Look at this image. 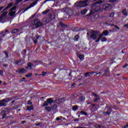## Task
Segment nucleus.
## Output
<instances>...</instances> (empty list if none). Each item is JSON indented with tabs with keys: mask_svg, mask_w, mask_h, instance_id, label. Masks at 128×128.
Here are the masks:
<instances>
[{
	"mask_svg": "<svg viewBox=\"0 0 128 128\" xmlns=\"http://www.w3.org/2000/svg\"><path fill=\"white\" fill-rule=\"evenodd\" d=\"M124 28H126L128 29V24H124Z\"/></svg>",
	"mask_w": 128,
	"mask_h": 128,
	"instance_id": "5fc2aeb1",
	"label": "nucleus"
},
{
	"mask_svg": "<svg viewBox=\"0 0 128 128\" xmlns=\"http://www.w3.org/2000/svg\"><path fill=\"white\" fill-rule=\"evenodd\" d=\"M6 14H8V12H4L0 16V20H6Z\"/></svg>",
	"mask_w": 128,
	"mask_h": 128,
	"instance_id": "9d476101",
	"label": "nucleus"
},
{
	"mask_svg": "<svg viewBox=\"0 0 128 128\" xmlns=\"http://www.w3.org/2000/svg\"><path fill=\"white\" fill-rule=\"evenodd\" d=\"M9 14L10 16H14L16 14V12L11 11L10 12H9Z\"/></svg>",
	"mask_w": 128,
	"mask_h": 128,
	"instance_id": "c756f323",
	"label": "nucleus"
},
{
	"mask_svg": "<svg viewBox=\"0 0 128 128\" xmlns=\"http://www.w3.org/2000/svg\"><path fill=\"white\" fill-rule=\"evenodd\" d=\"M28 104L30 105V104H32V102H30V100H28Z\"/></svg>",
	"mask_w": 128,
	"mask_h": 128,
	"instance_id": "6e6d98bb",
	"label": "nucleus"
},
{
	"mask_svg": "<svg viewBox=\"0 0 128 128\" xmlns=\"http://www.w3.org/2000/svg\"><path fill=\"white\" fill-rule=\"evenodd\" d=\"M102 1L100 0V1L96 2L95 3V5L96 6V4H102Z\"/></svg>",
	"mask_w": 128,
	"mask_h": 128,
	"instance_id": "ea45409f",
	"label": "nucleus"
},
{
	"mask_svg": "<svg viewBox=\"0 0 128 128\" xmlns=\"http://www.w3.org/2000/svg\"><path fill=\"white\" fill-rule=\"evenodd\" d=\"M93 8L94 9L96 12H102V9L100 8V5H96L95 6L93 7Z\"/></svg>",
	"mask_w": 128,
	"mask_h": 128,
	"instance_id": "4468645a",
	"label": "nucleus"
},
{
	"mask_svg": "<svg viewBox=\"0 0 128 128\" xmlns=\"http://www.w3.org/2000/svg\"><path fill=\"white\" fill-rule=\"evenodd\" d=\"M102 126L100 125H96V128H102Z\"/></svg>",
	"mask_w": 128,
	"mask_h": 128,
	"instance_id": "603ef678",
	"label": "nucleus"
},
{
	"mask_svg": "<svg viewBox=\"0 0 128 128\" xmlns=\"http://www.w3.org/2000/svg\"><path fill=\"white\" fill-rule=\"evenodd\" d=\"M4 52L6 56V58H8V52H6V51H4Z\"/></svg>",
	"mask_w": 128,
	"mask_h": 128,
	"instance_id": "8fccbe9b",
	"label": "nucleus"
},
{
	"mask_svg": "<svg viewBox=\"0 0 128 128\" xmlns=\"http://www.w3.org/2000/svg\"><path fill=\"white\" fill-rule=\"evenodd\" d=\"M2 8H4V6L0 7V12L2 10Z\"/></svg>",
	"mask_w": 128,
	"mask_h": 128,
	"instance_id": "69168bd1",
	"label": "nucleus"
},
{
	"mask_svg": "<svg viewBox=\"0 0 128 128\" xmlns=\"http://www.w3.org/2000/svg\"><path fill=\"white\" fill-rule=\"evenodd\" d=\"M87 12H88L87 10H81V14L82 15L86 14Z\"/></svg>",
	"mask_w": 128,
	"mask_h": 128,
	"instance_id": "c85d7f7f",
	"label": "nucleus"
},
{
	"mask_svg": "<svg viewBox=\"0 0 128 128\" xmlns=\"http://www.w3.org/2000/svg\"><path fill=\"white\" fill-rule=\"evenodd\" d=\"M64 98H60L58 100V102L60 103L62 102H64Z\"/></svg>",
	"mask_w": 128,
	"mask_h": 128,
	"instance_id": "37998d69",
	"label": "nucleus"
},
{
	"mask_svg": "<svg viewBox=\"0 0 128 128\" xmlns=\"http://www.w3.org/2000/svg\"><path fill=\"white\" fill-rule=\"evenodd\" d=\"M94 74H96V72H88L84 74V76L85 78H88V76H92Z\"/></svg>",
	"mask_w": 128,
	"mask_h": 128,
	"instance_id": "f3484780",
	"label": "nucleus"
},
{
	"mask_svg": "<svg viewBox=\"0 0 128 128\" xmlns=\"http://www.w3.org/2000/svg\"><path fill=\"white\" fill-rule=\"evenodd\" d=\"M102 74V70H100V72H98V73H96V76H98V74Z\"/></svg>",
	"mask_w": 128,
	"mask_h": 128,
	"instance_id": "864d4df0",
	"label": "nucleus"
},
{
	"mask_svg": "<svg viewBox=\"0 0 128 128\" xmlns=\"http://www.w3.org/2000/svg\"><path fill=\"white\" fill-rule=\"evenodd\" d=\"M120 0H110V2H118Z\"/></svg>",
	"mask_w": 128,
	"mask_h": 128,
	"instance_id": "a18cd8bd",
	"label": "nucleus"
},
{
	"mask_svg": "<svg viewBox=\"0 0 128 128\" xmlns=\"http://www.w3.org/2000/svg\"><path fill=\"white\" fill-rule=\"evenodd\" d=\"M115 28L118 30H120V28L118 26H115Z\"/></svg>",
	"mask_w": 128,
	"mask_h": 128,
	"instance_id": "680f3d73",
	"label": "nucleus"
},
{
	"mask_svg": "<svg viewBox=\"0 0 128 128\" xmlns=\"http://www.w3.org/2000/svg\"><path fill=\"white\" fill-rule=\"evenodd\" d=\"M42 22L46 24H49L50 22V19L48 17L45 18L42 20Z\"/></svg>",
	"mask_w": 128,
	"mask_h": 128,
	"instance_id": "ddd939ff",
	"label": "nucleus"
},
{
	"mask_svg": "<svg viewBox=\"0 0 128 128\" xmlns=\"http://www.w3.org/2000/svg\"><path fill=\"white\" fill-rule=\"evenodd\" d=\"M92 96H94L95 97V99L94 100V102H96L98 100H100V96L98 95L94 92H92Z\"/></svg>",
	"mask_w": 128,
	"mask_h": 128,
	"instance_id": "9b49d317",
	"label": "nucleus"
},
{
	"mask_svg": "<svg viewBox=\"0 0 128 128\" xmlns=\"http://www.w3.org/2000/svg\"><path fill=\"white\" fill-rule=\"evenodd\" d=\"M80 112V114H82V116H88V113H86V112H84V111H81Z\"/></svg>",
	"mask_w": 128,
	"mask_h": 128,
	"instance_id": "c9c22d12",
	"label": "nucleus"
},
{
	"mask_svg": "<svg viewBox=\"0 0 128 128\" xmlns=\"http://www.w3.org/2000/svg\"><path fill=\"white\" fill-rule=\"evenodd\" d=\"M16 10V6H14V7L12 8L10 10V12H12V10Z\"/></svg>",
	"mask_w": 128,
	"mask_h": 128,
	"instance_id": "79ce46f5",
	"label": "nucleus"
},
{
	"mask_svg": "<svg viewBox=\"0 0 128 128\" xmlns=\"http://www.w3.org/2000/svg\"><path fill=\"white\" fill-rule=\"evenodd\" d=\"M60 26L62 28H66V25L64 24L62 22H60Z\"/></svg>",
	"mask_w": 128,
	"mask_h": 128,
	"instance_id": "a19ab883",
	"label": "nucleus"
},
{
	"mask_svg": "<svg viewBox=\"0 0 128 128\" xmlns=\"http://www.w3.org/2000/svg\"><path fill=\"white\" fill-rule=\"evenodd\" d=\"M114 12H112L109 15V18H114Z\"/></svg>",
	"mask_w": 128,
	"mask_h": 128,
	"instance_id": "58836bf2",
	"label": "nucleus"
},
{
	"mask_svg": "<svg viewBox=\"0 0 128 128\" xmlns=\"http://www.w3.org/2000/svg\"><path fill=\"white\" fill-rule=\"evenodd\" d=\"M46 72H42V74H40V76H44L46 74Z\"/></svg>",
	"mask_w": 128,
	"mask_h": 128,
	"instance_id": "09e8293b",
	"label": "nucleus"
},
{
	"mask_svg": "<svg viewBox=\"0 0 128 128\" xmlns=\"http://www.w3.org/2000/svg\"><path fill=\"white\" fill-rule=\"evenodd\" d=\"M51 108H52V110H56V108H58V105H56V104H54V105H53V106H52Z\"/></svg>",
	"mask_w": 128,
	"mask_h": 128,
	"instance_id": "7c9ffc66",
	"label": "nucleus"
},
{
	"mask_svg": "<svg viewBox=\"0 0 128 128\" xmlns=\"http://www.w3.org/2000/svg\"><path fill=\"white\" fill-rule=\"evenodd\" d=\"M49 104H54V99L52 98H48L47 99L46 102H44L42 106H48Z\"/></svg>",
	"mask_w": 128,
	"mask_h": 128,
	"instance_id": "0eeeda50",
	"label": "nucleus"
},
{
	"mask_svg": "<svg viewBox=\"0 0 128 128\" xmlns=\"http://www.w3.org/2000/svg\"><path fill=\"white\" fill-rule=\"evenodd\" d=\"M14 4L13 3H10L8 4V6L6 7L5 9H4V10H8V8H10L12 6V5Z\"/></svg>",
	"mask_w": 128,
	"mask_h": 128,
	"instance_id": "393cba45",
	"label": "nucleus"
},
{
	"mask_svg": "<svg viewBox=\"0 0 128 128\" xmlns=\"http://www.w3.org/2000/svg\"><path fill=\"white\" fill-rule=\"evenodd\" d=\"M22 0H16V4H18L20 2H22Z\"/></svg>",
	"mask_w": 128,
	"mask_h": 128,
	"instance_id": "c03bdc74",
	"label": "nucleus"
},
{
	"mask_svg": "<svg viewBox=\"0 0 128 128\" xmlns=\"http://www.w3.org/2000/svg\"><path fill=\"white\" fill-rule=\"evenodd\" d=\"M6 32H8V30H6L5 31L2 32L0 33V38H4V36H6Z\"/></svg>",
	"mask_w": 128,
	"mask_h": 128,
	"instance_id": "2eb2a0df",
	"label": "nucleus"
},
{
	"mask_svg": "<svg viewBox=\"0 0 128 128\" xmlns=\"http://www.w3.org/2000/svg\"><path fill=\"white\" fill-rule=\"evenodd\" d=\"M88 0H86L84 1L80 2H76L74 4L75 6L77 8H84L86 6H88Z\"/></svg>",
	"mask_w": 128,
	"mask_h": 128,
	"instance_id": "f257e3e1",
	"label": "nucleus"
},
{
	"mask_svg": "<svg viewBox=\"0 0 128 128\" xmlns=\"http://www.w3.org/2000/svg\"><path fill=\"white\" fill-rule=\"evenodd\" d=\"M126 66H128V64H126L125 65L122 66V68H126Z\"/></svg>",
	"mask_w": 128,
	"mask_h": 128,
	"instance_id": "4d7b16f0",
	"label": "nucleus"
},
{
	"mask_svg": "<svg viewBox=\"0 0 128 128\" xmlns=\"http://www.w3.org/2000/svg\"><path fill=\"white\" fill-rule=\"evenodd\" d=\"M20 32V30L18 28H15L14 29L12 30L11 33L14 34H18Z\"/></svg>",
	"mask_w": 128,
	"mask_h": 128,
	"instance_id": "a211bd4d",
	"label": "nucleus"
},
{
	"mask_svg": "<svg viewBox=\"0 0 128 128\" xmlns=\"http://www.w3.org/2000/svg\"><path fill=\"white\" fill-rule=\"evenodd\" d=\"M110 70H106L105 72L103 74V76H110Z\"/></svg>",
	"mask_w": 128,
	"mask_h": 128,
	"instance_id": "412c9836",
	"label": "nucleus"
},
{
	"mask_svg": "<svg viewBox=\"0 0 128 128\" xmlns=\"http://www.w3.org/2000/svg\"><path fill=\"white\" fill-rule=\"evenodd\" d=\"M0 76H4V71L0 70Z\"/></svg>",
	"mask_w": 128,
	"mask_h": 128,
	"instance_id": "3c124183",
	"label": "nucleus"
},
{
	"mask_svg": "<svg viewBox=\"0 0 128 128\" xmlns=\"http://www.w3.org/2000/svg\"><path fill=\"white\" fill-rule=\"evenodd\" d=\"M36 4H38V2L36 1L34 2V3L31 4L29 6H28L24 10V11H23V12H26V10H30V8H34V6Z\"/></svg>",
	"mask_w": 128,
	"mask_h": 128,
	"instance_id": "1a4fd4ad",
	"label": "nucleus"
},
{
	"mask_svg": "<svg viewBox=\"0 0 128 128\" xmlns=\"http://www.w3.org/2000/svg\"><path fill=\"white\" fill-rule=\"evenodd\" d=\"M34 43L36 44L38 43V40H34Z\"/></svg>",
	"mask_w": 128,
	"mask_h": 128,
	"instance_id": "13d9d810",
	"label": "nucleus"
},
{
	"mask_svg": "<svg viewBox=\"0 0 128 128\" xmlns=\"http://www.w3.org/2000/svg\"><path fill=\"white\" fill-rule=\"evenodd\" d=\"M12 98H6L1 100H0V106H6V104L5 102L8 103L10 102L12 100Z\"/></svg>",
	"mask_w": 128,
	"mask_h": 128,
	"instance_id": "7ed1b4c3",
	"label": "nucleus"
},
{
	"mask_svg": "<svg viewBox=\"0 0 128 128\" xmlns=\"http://www.w3.org/2000/svg\"><path fill=\"white\" fill-rule=\"evenodd\" d=\"M74 86H76V84H72V88H74Z\"/></svg>",
	"mask_w": 128,
	"mask_h": 128,
	"instance_id": "bf43d9fd",
	"label": "nucleus"
},
{
	"mask_svg": "<svg viewBox=\"0 0 128 128\" xmlns=\"http://www.w3.org/2000/svg\"><path fill=\"white\" fill-rule=\"evenodd\" d=\"M48 12H50V10L47 9L45 10L44 11L42 12V14H47Z\"/></svg>",
	"mask_w": 128,
	"mask_h": 128,
	"instance_id": "cd10ccee",
	"label": "nucleus"
},
{
	"mask_svg": "<svg viewBox=\"0 0 128 128\" xmlns=\"http://www.w3.org/2000/svg\"><path fill=\"white\" fill-rule=\"evenodd\" d=\"M109 32L108 30H104L102 34H100L97 38V40H96V42H98L100 40V39L104 36H108Z\"/></svg>",
	"mask_w": 128,
	"mask_h": 128,
	"instance_id": "423d86ee",
	"label": "nucleus"
},
{
	"mask_svg": "<svg viewBox=\"0 0 128 128\" xmlns=\"http://www.w3.org/2000/svg\"><path fill=\"white\" fill-rule=\"evenodd\" d=\"M50 0H46L45 1H44V4H46V2H50Z\"/></svg>",
	"mask_w": 128,
	"mask_h": 128,
	"instance_id": "052dcab7",
	"label": "nucleus"
},
{
	"mask_svg": "<svg viewBox=\"0 0 128 128\" xmlns=\"http://www.w3.org/2000/svg\"><path fill=\"white\" fill-rule=\"evenodd\" d=\"M61 11L62 12H66L68 16H72V14H74L72 10L68 8L61 9Z\"/></svg>",
	"mask_w": 128,
	"mask_h": 128,
	"instance_id": "39448f33",
	"label": "nucleus"
},
{
	"mask_svg": "<svg viewBox=\"0 0 128 128\" xmlns=\"http://www.w3.org/2000/svg\"><path fill=\"white\" fill-rule=\"evenodd\" d=\"M32 76V73H28L27 75H25L26 78H30Z\"/></svg>",
	"mask_w": 128,
	"mask_h": 128,
	"instance_id": "e433bc0d",
	"label": "nucleus"
},
{
	"mask_svg": "<svg viewBox=\"0 0 128 128\" xmlns=\"http://www.w3.org/2000/svg\"><path fill=\"white\" fill-rule=\"evenodd\" d=\"M20 74H24V72H26V70L25 68H21L20 69Z\"/></svg>",
	"mask_w": 128,
	"mask_h": 128,
	"instance_id": "4be33fe9",
	"label": "nucleus"
},
{
	"mask_svg": "<svg viewBox=\"0 0 128 128\" xmlns=\"http://www.w3.org/2000/svg\"><path fill=\"white\" fill-rule=\"evenodd\" d=\"M96 12H98L96 10H94V8H92L90 12V13L88 16H92V14H96Z\"/></svg>",
	"mask_w": 128,
	"mask_h": 128,
	"instance_id": "aec40b11",
	"label": "nucleus"
},
{
	"mask_svg": "<svg viewBox=\"0 0 128 128\" xmlns=\"http://www.w3.org/2000/svg\"><path fill=\"white\" fill-rule=\"evenodd\" d=\"M72 110L74 112H76L77 110H78V106H74L72 108Z\"/></svg>",
	"mask_w": 128,
	"mask_h": 128,
	"instance_id": "a878e982",
	"label": "nucleus"
},
{
	"mask_svg": "<svg viewBox=\"0 0 128 128\" xmlns=\"http://www.w3.org/2000/svg\"><path fill=\"white\" fill-rule=\"evenodd\" d=\"M3 66H4V68H6V66H8V65L6 64H4L3 65Z\"/></svg>",
	"mask_w": 128,
	"mask_h": 128,
	"instance_id": "e2e57ef3",
	"label": "nucleus"
},
{
	"mask_svg": "<svg viewBox=\"0 0 128 128\" xmlns=\"http://www.w3.org/2000/svg\"><path fill=\"white\" fill-rule=\"evenodd\" d=\"M103 8L104 10H110V4H105L103 6Z\"/></svg>",
	"mask_w": 128,
	"mask_h": 128,
	"instance_id": "f8f14e48",
	"label": "nucleus"
},
{
	"mask_svg": "<svg viewBox=\"0 0 128 128\" xmlns=\"http://www.w3.org/2000/svg\"><path fill=\"white\" fill-rule=\"evenodd\" d=\"M100 34V32L98 31H92L90 34V38H92L94 40H96Z\"/></svg>",
	"mask_w": 128,
	"mask_h": 128,
	"instance_id": "20e7f679",
	"label": "nucleus"
},
{
	"mask_svg": "<svg viewBox=\"0 0 128 128\" xmlns=\"http://www.w3.org/2000/svg\"><path fill=\"white\" fill-rule=\"evenodd\" d=\"M74 122H78V119H74Z\"/></svg>",
	"mask_w": 128,
	"mask_h": 128,
	"instance_id": "0e129e2a",
	"label": "nucleus"
},
{
	"mask_svg": "<svg viewBox=\"0 0 128 128\" xmlns=\"http://www.w3.org/2000/svg\"><path fill=\"white\" fill-rule=\"evenodd\" d=\"M27 109L28 110H34V106H28Z\"/></svg>",
	"mask_w": 128,
	"mask_h": 128,
	"instance_id": "f704fd0d",
	"label": "nucleus"
},
{
	"mask_svg": "<svg viewBox=\"0 0 128 128\" xmlns=\"http://www.w3.org/2000/svg\"><path fill=\"white\" fill-rule=\"evenodd\" d=\"M86 100V98L84 96H81L79 98H78V102H84Z\"/></svg>",
	"mask_w": 128,
	"mask_h": 128,
	"instance_id": "6ab92c4d",
	"label": "nucleus"
},
{
	"mask_svg": "<svg viewBox=\"0 0 128 128\" xmlns=\"http://www.w3.org/2000/svg\"><path fill=\"white\" fill-rule=\"evenodd\" d=\"M108 112H104V116H106V115H108V114H110V112H112V106H110L109 107H108Z\"/></svg>",
	"mask_w": 128,
	"mask_h": 128,
	"instance_id": "dca6fc26",
	"label": "nucleus"
},
{
	"mask_svg": "<svg viewBox=\"0 0 128 128\" xmlns=\"http://www.w3.org/2000/svg\"><path fill=\"white\" fill-rule=\"evenodd\" d=\"M32 24L36 28H40V26H42V22L40 20L36 19L32 21Z\"/></svg>",
	"mask_w": 128,
	"mask_h": 128,
	"instance_id": "f03ea898",
	"label": "nucleus"
},
{
	"mask_svg": "<svg viewBox=\"0 0 128 128\" xmlns=\"http://www.w3.org/2000/svg\"><path fill=\"white\" fill-rule=\"evenodd\" d=\"M8 112H10V110L8 109H4V110H2L1 112V114H2V119L6 118V115L8 114Z\"/></svg>",
	"mask_w": 128,
	"mask_h": 128,
	"instance_id": "6e6552de",
	"label": "nucleus"
},
{
	"mask_svg": "<svg viewBox=\"0 0 128 128\" xmlns=\"http://www.w3.org/2000/svg\"><path fill=\"white\" fill-rule=\"evenodd\" d=\"M79 38H80V36H78V35H76L74 37V40H75V42H78Z\"/></svg>",
	"mask_w": 128,
	"mask_h": 128,
	"instance_id": "2f4dec72",
	"label": "nucleus"
},
{
	"mask_svg": "<svg viewBox=\"0 0 128 128\" xmlns=\"http://www.w3.org/2000/svg\"><path fill=\"white\" fill-rule=\"evenodd\" d=\"M16 72H19V74H20V69H19V70H16Z\"/></svg>",
	"mask_w": 128,
	"mask_h": 128,
	"instance_id": "774afa93",
	"label": "nucleus"
},
{
	"mask_svg": "<svg viewBox=\"0 0 128 128\" xmlns=\"http://www.w3.org/2000/svg\"><path fill=\"white\" fill-rule=\"evenodd\" d=\"M22 60L20 59V60L16 61V64H20V62H22Z\"/></svg>",
	"mask_w": 128,
	"mask_h": 128,
	"instance_id": "49530a36",
	"label": "nucleus"
},
{
	"mask_svg": "<svg viewBox=\"0 0 128 128\" xmlns=\"http://www.w3.org/2000/svg\"><path fill=\"white\" fill-rule=\"evenodd\" d=\"M106 40H108L106 39V37H102L101 38V42H106Z\"/></svg>",
	"mask_w": 128,
	"mask_h": 128,
	"instance_id": "4c0bfd02",
	"label": "nucleus"
},
{
	"mask_svg": "<svg viewBox=\"0 0 128 128\" xmlns=\"http://www.w3.org/2000/svg\"><path fill=\"white\" fill-rule=\"evenodd\" d=\"M45 110L47 112H50V110H52V108H50V106H47L45 108Z\"/></svg>",
	"mask_w": 128,
	"mask_h": 128,
	"instance_id": "473e14b6",
	"label": "nucleus"
},
{
	"mask_svg": "<svg viewBox=\"0 0 128 128\" xmlns=\"http://www.w3.org/2000/svg\"><path fill=\"white\" fill-rule=\"evenodd\" d=\"M78 58H79L80 60H84V54H80L78 56Z\"/></svg>",
	"mask_w": 128,
	"mask_h": 128,
	"instance_id": "b1692460",
	"label": "nucleus"
},
{
	"mask_svg": "<svg viewBox=\"0 0 128 128\" xmlns=\"http://www.w3.org/2000/svg\"><path fill=\"white\" fill-rule=\"evenodd\" d=\"M49 18H50V20H54V18H56V15L54 14H50L49 16Z\"/></svg>",
	"mask_w": 128,
	"mask_h": 128,
	"instance_id": "5701e85b",
	"label": "nucleus"
},
{
	"mask_svg": "<svg viewBox=\"0 0 128 128\" xmlns=\"http://www.w3.org/2000/svg\"><path fill=\"white\" fill-rule=\"evenodd\" d=\"M62 118V116H58L56 118V120H60Z\"/></svg>",
	"mask_w": 128,
	"mask_h": 128,
	"instance_id": "de8ad7c7",
	"label": "nucleus"
},
{
	"mask_svg": "<svg viewBox=\"0 0 128 128\" xmlns=\"http://www.w3.org/2000/svg\"><path fill=\"white\" fill-rule=\"evenodd\" d=\"M27 66L28 68H32L34 66V64H32V63L29 62Z\"/></svg>",
	"mask_w": 128,
	"mask_h": 128,
	"instance_id": "72a5a7b5",
	"label": "nucleus"
},
{
	"mask_svg": "<svg viewBox=\"0 0 128 128\" xmlns=\"http://www.w3.org/2000/svg\"><path fill=\"white\" fill-rule=\"evenodd\" d=\"M128 126V124H126L125 126H124V128H126Z\"/></svg>",
	"mask_w": 128,
	"mask_h": 128,
	"instance_id": "338daca9",
	"label": "nucleus"
},
{
	"mask_svg": "<svg viewBox=\"0 0 128 128\" xmlns=\"http://www.w3.org/2000/svg\"><path fill=\"white\" fill-rule=\"evenodd\" d=\"M122 14H123L124 16H128V12H126V9H124L122 11Z\"/></svg>",
	"mask_w": 128,
	"mask_h": 128,
	"instance_id": "bb28decb",
	"label": "nucleus"
}]
</instances>
